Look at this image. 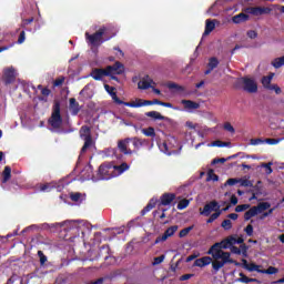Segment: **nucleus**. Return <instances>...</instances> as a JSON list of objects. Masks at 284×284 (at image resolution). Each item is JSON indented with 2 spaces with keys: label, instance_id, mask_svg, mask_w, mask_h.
I'll list each match as a JSON object with an SVG mask.
<instances>
[{
  "label": "nucleus",
  "instance_id": "8",
  "mask_svg": "<svg viewBox=\"0 0 284 284\" xmlns=\"http://www.w3.org/2000/svg\"><path fill=\"white\" fill-rule=\"evenodd\" d=\"M240 82L242 83V90L248 92V94H256L258 92V84L252 78H241Z\"/></svg>",
  "mask_w": 284,
  "mask_h": 284
},
{
  "label": "nucleus",
  "instance_id": "6",
  "mask_svg": "<svg viewBox=\"0 0 284 284\" xmlns=\"http://www.w3.org/2000/svg\"><path fill=\"white\" fill-rule=\"evenodd\" d=\"M246 14H252L253 17H263V14H276L275 4H271L270 7H247L244 9Z\"/></svg>",
  "mask_w": 284,
  "mask_h": 284
},
{
  "label": "nucleus",
  "instance_id": "34",
  "mask_svg": "<svg viewBox=\"0 0 284 284\" xmlns=\"http://www.w3.org/2000/svg\"><path fill=\"white\" fill-rule=\"evenodd\" d=\"M273 68H276V70H278V68H283L284 65V55L281 58H275L272 62Z\"/></svg>",
  "mask_w": 284,
  "mask_h": 284
},
{
  "label": "nucleus",
  "instance_id": "46",
  "mask_svg": "<svg viewBox=\"0 0 284 284\" xmlns=\"http://www.w3.org/2000/svg\"><path fill=\"white\" fill-rule=\"evenodd\" d=\"M240 179L239 178H231V179H229L225 183H224V185H225V187H226V185H230V186H232V185H236V183H240Z\"/></svg>",
  "mask_w": 284,
  "mask_h": 284
},
{
  "label": "nucleus",
  "instance_id": "41",
  "mask_svg": "<svg viewBox=\"0 0 284 284\" xmlns=\"http://www.w3.org/2000/svg\"><path fill=\"white\" fill-rule=\"evenodd\" d=\"M206 181H219V175H216V173H214V170H209L207 172V176H206Z\"/></svg>",
  "mask_w": 284,
  "mask_h": 284
},
{
  "label": "nucleus",
  "instance_id": "47",
  "mask_svg": "<svg viewBox=\"0 0 284 284\" xmlns=\"http://www.w3.org/2000/svg\"><path fill=\"white\" fill-rule=\"evenodd\" d=\"M213 145L215 148H227V145H230V142H223L221 140H216L213 142Z\"/></svg>",
  "mask_w": 284,
  "mask_h": 284
},
{
  "label": "nucleus",
  "instance_id": "21",
  "mask_svg": "<svg viewBox=\"0 0 284 284\" xmlns=\"http://www.w3.org/2000/svg\"><path fill=\"white\" fill-rule=\"evenodd\" d=\"M233 23H245L250 21V14L247 12H241L232 18Z\"/></svg>",
  "mask_w": 284,
  "mask_h": 284
},
{
  "label": "nucleus",
  "instance_id": "32",
  "mask_svg": "<svg viewBox=\"0 0 284 284\" xmlns=\"http://www.w3.org/2000/svg\"><path fill=\"white\" fill-rule=\"evenodd\" d=\"M113 170L114 172H118V174H123V172H128V170H130V165L123 162L121 165H113Z\"/></svg>",
  "mask_w": 284,
  "mask_h": 284
},
{
  "label": "nucleus",
  "instance_id": "11",
  "mask_svg": "<svg viewBox=\"0 0 284 284\" xmlns=\"http://www.w3.org/2000/svg\"><path fill=\"white\" fill-rule=\"evenodd\" d=\"M221 210V205H219V202L211 201L210 203L204 205L203 211L200 212L202 216H210L212 212H219Z\"/></svg>",
  "mask_w": 284,
  "mask_h": 284
},
{
  "label": "nucleus",
  "instance_id": "31",
  "mask_svg": "<svg viewBox=\"0 0 284 284\" xmlns=\"http://www.w3.org/2000/svg\"><path fill=\"white\" fill-rule=\"evenodd\" d=\"M256 209L257 214H261V212H265V210H270L272 207V204L270 202H261L256 206H253Z\"/></svg>",
  "mask_w": 284,
  "mask_h": 284
},
{
  "label": "nucleus",
  "instance_id": "22",
  "mask_svg": "<svg viewBox=\"0 0 284 284\" xmlns=\"http://www.w3.org/2000/svg\"><path fill=\"white\" fill-rule=\"evenodd\" d=\"M181 103L184 105L185 110H199V108H201L199 102H194L192 100H182Z\"/></svg>",
  "mask_w": 284,
  "mask_h": 284
},
{
  "label": "nucleus",
  "instance_id": "56",
  "mask_svg": "<svg viewBox=\"0 0 284 284\" xmlns=\"http://www.w3.org/2000/svg\"><path fill=\"white\" fill-rule=\"evenodd\" d=\"M225 241L229 244V247H233L234 245H236V237H234V236H231V237L226 239Z\"/></svg>",
  "mask_w": 284,
  "mask_h": 284
},
{
  "label": "nucleus",
  "instance_id": "29",
  "mask_svg": "<svg viewBox=\"0 0 284 284\" xmlns=\"http://www.w3.org/2000/svg\"><path fill=\"white\" fill-rule=\"evenodd\" d=\"M154 207H156V201L150 200L146 206L141 211V216H145L146 213L151 212V210H154Z\"/></svg>",
  "mask_w": 284,
  "mask_h": 284
},
{
  "label": "nucleus",
  "instance_id": "62",
  "mask_svg": "<svg viewBox=\"0 0 284 284\" xmlns=\"http://www.w3.org/2000/svg\"><path fill=\"white\" fill-rule=\"evenodd\" d=\"M194 274H184L180 276V281H190V278H193Z\"/></svg>",
  "mask_w": 284,
  "mask_h": 284
},
{
  "label": "nucleus",
  "instance_id": "19",
  "mask_svg": "<svg viewBox=\"0 0 284 284\" xmlns=\"http://www.w3.org/2000/svg\"><path fill=\"white\" fill-rule=\"evenodd\" d=\"M69 109L70 112L73 116H77V114H79V112H81V108L79 106V102H77V99L71 98L69 100Z\"/></svg>",
  "mask_w": 284,
  "mask_h": 284
},
{
  "label": "nucleus",
  "instance_id": "49",
  "mask_svg": "<svg viewBox=\"0 0 284 284\" xmlns=\"http://www.w3.org/2000/svg\"><path fill=\"white\" fill-rule=\"evenodd\" d=\"M221 227L224 230H232V221L231 220H224L221 224Z\"/></svg>",
  "mask_w": 284,
  "mask_h": 284
},
{
  "label": "nucleus",
  "instance_id": "48",
  "mask_svg": "<svg viewBox=\"0 0 284 284\" xmlns=\"http://www.w3.org/2000/svg\"><path fill=\"white\" fill-rule=\"evenodd\" d=\"M250 204H240L235 207V212H245V210H250Z\"/></svg>",
  "mask_w": 284,
  "mask_h": 284
},
{
  "label": "nucleus",
  "instance_id": "33",
  "mask_svg": "<svg viewBox=\"0 0 284 284\" xmlns=\"http://www.w3.org/2000/svg\"><path fill=\"white\" fill-rule=\"evenodd\" d=\"M258 214L256 212V207L252 206L248 211L244 213V221H250V219H253V216H256Z\"/></svg>",
  "mask_w": 284,
  "mask_h": 284
},
{
  "label": "nucleus",
  "instance_id": "5",
  "mask_svg": "<svg viewBox=\"0 0 284 284\" xmlns=\"http://www.w3.org/2000/svg\"><path fill=\"white\" fill-rule=\"evenodd\" d=\"M80 138L84 141V144L80 151V156H83V154H85V152H88V150L94 145V141H92V129H90L88 125H82L80 129Z\"/></svg>",
  "mask_w": 284,
  "mask_h": 284
},
{
  "label": "nucleus",
  "instance_id": "58",
  "mask_svg": "<svg viewBox=\"0 0 284 284\" xmlns=\"http://www.w3.org/2000/svg\"><path fill=\"white\" fill-rule=\"evenodd\" d=\"M26 41V31H21L18 38V43L21 44Z\"/></svg>",
  "mask_w": 284,
  "mask_h": 284
},
{
  "label": "nucleus",
  "instance_id": "28",
  "mask_svg": "<svg viewBox=\"0 0 284 284\" xmlns=\"http://www.w3.org/2000/svg\"><path fill=\"white\" fill-rule=\"evenodd\" d=\"M2 183H8L10 179H12V169L10 166H4V170L2 172Z\"/></svg>",
  "mask_w": 284,
  "mask_h": 284
},
{
  "label": "nucleus",
  "instance_id": "27",
  "mask_svg": "<svg viewBox=\"0 0 284 284\" xmlns=\"http://www.w3.org/2000/svg\"><path fill=\"white\" fill-rule=\"evenodd\" d=\"M69 197L71 199V201H73V203H82V201L85 199V195L79 192H72L70 193Z\"/></svg>",
  "mask_w": 284,
  "mask_h": 284
},
{
  "label": "nucleus",
  "instance_id": "4",
  "mask_svg": "<svg viewBox=\"0 0 284 284\" xmlns=\"http://www.w3.org/2000/svg\"><path fill=\"white\" fill-rule=\"evenodd\" d=\"M103 34H105V29H99L93 34H90L89 32H85V39L89 45L92 48H99L102 43H105V41H110L112 39V36L108 38H103Z\"/></svg>",
  "mask_w": 284,
  "mask_h": 284
},
{
  "label": "nucleus",
  "instance_id": "59",
  "mask_svg": "<svg viewBox=\"0 0 284 284\" xmlns=\"http://www.w3.org/2000/svg\"><path fill=\"white\" fill-rule=\"evenodd\" d=\"M261 143H265V140L262 139H251L252 145H261Z\"/></svg>",
  "mask_w": 284,
  "mask_h": 284
},
{
  "label": "nucleus",
  "instance_id": "38",
  "mask_svg": "<svg viewBox=\"0 0 284 284\" xmlns=\"http://www.w3.org/2000/svg\"><path fill=\"white\" fill-rule=\"evenodd\" d=\"M207 68H210L211 70H216V68H219V59H216L214 57L210 58Z\"/></svg>",
  "mask_w": 284,
  "mask_h": 284
},
{
  "label": "nucleus",
  "instance_id": "17",
  "mask_svg": "<svg viewBox=\"0 0 284 284\" xmlns=\"http://www.w3.org/2000/svg\"><path fill=\"white\" fill-rule=\"evenodd\" d=\"M152 83H154V80L150 78V75H145L139 83L138 88L140 90H150L152 88Z\"/></svg>",
  "mask_w": 284,
  "mask_h": 284
},
{
  "label": "nucleus",
  "instance_id": "15",
  "mask_svg": "<svg viewBox=\"0 0 284 284\" xmlns=\"http://www.w3.org/2000/svg\"><path fill=\"white\" fill-rule=\"evenodd\" d=\"M176 200L175 193H164L160 196V205H170Z\"/></svg>",
  "mask_w": 284,
  "mask_h": 284
},
{
  "label": "nucleus",
  "instance_id": "52",
  "mask_svg": "<svg viewBox=\"0 0 284 284\" xmlns=\"http://www.w3.org/2000/svg\"><path fill=\"white\" fill-rule=\"evenodd\" d=\"M264 143H267L268 145H277V143H281V139H265Z\"/></svg>",
  "mask_w": 284,
  "mask_h": 284
},
{
  "label": "nucleus",
  "instance_id": "14",
  "mask_svg": "<svg viewBox=\"0 0 284 284\" xmlns=\"http://www.w3.org/2000/svg\"><path fill=\"white\" fill-rule=\"evenodd\" d=\"M126 108H143L145 105H153V100L136 99L135 102L124 103Z\"/></svg>",
  "mask_w": 284,
  "mask_h": 284
},
{
  "label": "nucleus",
  "instance_id": "35",
  "mask_svg": "<svg viewBox=\"0 0 284 284\" xmlns=\"http://www.w3.org/2000/svg\"><path fill=\"white\" fill-rule=\"evenodd\" d=\"M168 88H169V90H178L179 92H185V87L179 85L174 82L168 83Z\"/></svg>",
  "mask_w": 284,
  "mask_h": 284
},
{
  "label": "nucleus",
  "instance_id": "1",
  "mask_svg": "<svg viewBox=\"0 0 284 284\" xmlns=\"http://www.w3.org/2000/svg\"><path fill=\"white\" fill-rule=\"evenodd\" d=\"M207 254L212 256L214 261H212V268L214 272H219L221 268L225 267V265L231 264L236 267H241V263L236 262V260H232V254L230 252H225L221 248V244H213Z\"/></svg>",
  "mask_w": 284,
  "mask_h": 284
},
{
  "label": "nucleus",
  "instance_id": "13",
  "mask_svg": "<svg viewBox=\"0 0 284 284\" xmlns=\"http://www.w3.org/2000/svg\"><path fill=\"white\" fill-rule=\"evenodd\" d=\"M104 90H105V92H108V94H110V97L112 98V101L116 105H125V103H129V102H124L121 99H119V97L116 95V88L111 87L109 84H104Z\"/></svg>",
  "mask_w": 284,
  "mask_h": 284
},
{
  "label": "nucleus",
  "instance_id": "44",
  "mask_svg": "<svg viewBox=\"0 0 284 284\" xmlns=\"http://www.w3.org/2000/svg\"><path fill=\"white\" fill-rule=\"evenodd\" d=\"M219 216H221V210L215 211V213L211 214V216L206 220V223H214V221H216Z\"/></svg>",
  "mask_w": 284,
  "mask_h": 284
},
{
  "label": "nucleus",
  "instance_id": "43",
  "mask_svg": "<svg viewBox=\"0 0 284 284\" xmlns=\"http://www.w3.org/2000/svg\"><path fill=\"white\" fill-rule=\"evenodd\" d=\"M190 205V200L183 199L178 203V210H185Z\"/></svg>",
  "mask_w": 284,
  "mask_h": 284
},
{
  "label": "nucleus",
  "instance_id": "54",
  "mask_svg": "<svg viewBox=\"0 0 284 284\" xmlns=\"http://www.w3.org/2000/svg\"><path fill=\"white\" fill-rule=\"evenodd\" d=\"M163 261H165V255H160L158 257H154L153 265H161V263H163Z\"/></svg>",
  "mask_w": 284,
  "mask_h": 284
},
{
  "label": "nucleus",
  "instance_id": "16",
  "mask_svg": "<svg viewBox=\"0 0 284 284\" xmlns=\"http://www.w3.org/2000/svg\"><path fill=\"white\" fill-rule=\"evenodd\" d=\"M90 77H92L94 81H101L103 77H108V72L105 69L95 68L91 71Z\"/></svg>",
  "mask_w": 284,
  "mask_h": 284
},
{
  "label": "nucleus",
  "instance_id": "64",
  "mask_svg": "<svg viewBox=\"0 0 284 284\" xmlns=\"http://www.w3.org/2000/svg\"><path fill=\"white\" fill-rule=\"evenodd\" d=\"M17 278H19V276H17L16 274H13V275L7 281V284H14V282L17 281Z\"/></svg>",
  "mask_w": 284,
  "mask_h": 284
},
{
  "label": "nucleus",
  "instance_id": "12",
  "mask_svg": "<svg viewBox=\"0 0 284 284\" xmlns=\"http://www.w3.org/2000/svg\"><path fill=\"white\" fill-rule=\"evenodd\" d=\"M178 231L179 225L170 226L169 229L165 230V232L162 235L155 239V245L165 242V240L170 239V236H174V234H176Z\"/></svg>",
  "mask_w": 284,
  "mask_h": 284
},
{
  "label": "nucleus",
  "instance_id": "50",
  "mask_svg": "<svg viewBox=\"0 0 284 284\" xmlns=\"http://www.w3.org/2000/svg\"><path fill=\"white\" fill-rule=\"evenodd\" d=\"M224 130H226V132H231V134H234V132H236V130L230 122L224 123Z\"/></svg>",
  "mask_w": 284,
  "mask_h": 284
},
{
  "label": "nucleus",
  "instance_id": "37",
  "mask_svg": "<svg viewBox=\"0 0 284 284\" xmlns=\"http://www.w3.org/2000/svg\"><path fill=\"white\" fill-rule=\"evenodd\" d=\"M256 281H257L256 278H250L243 273H240V278H239L240 283H256Z\"/></svg>",
  "mask_w": 284,
  "mask_h": 284
},
{
  "label": "nucleus",
  "instance_id": "20",
  "mask_svg": "<svg viewBox=\"0 0 284 284\" xmlns=\"http://www.w3.org/2000/svg\"><path fill=\"white\" fill-rule=\"evenodd\" d=\"M242 263H243V267L244 270H247L248 272H263V270H261L260 265L255 264V263H247V260L242 258Z\"/></svg>",
  "mask_w": 284,
  "mask_h": 284
},
{
  "label": "nucleus",
  "instance_id": "39",
  "mask_svg": "<svg viewBox=\"0 0 284 284\" xmlns=\"http://www.w3.org/2000/svg\"><path fill=\"white\" fill-rule=\"evenodd\" d=\"M258 274H278V268L268 266L267 270L258 271Z\"/></svg>",
  "mask_w": 284,
  "mask_h": 284
},
{
  "label": "nucleus",
  "instance_id": "42",
  "mask_svg": "<svg viewBox=\"0 0 284 284\" xmlns=\"http://www.w3.org/2000/svg\"><path fill=\"white\" fill-rule=\"evenodd\" d=\"M240 185L242 187H254V183L247 179H240Z\"/></svg>",
  "mask_w": 284,
  "mask_h": 284
},
{
  "label": "nucleus",
  "instance_id": "36",
  "mask_svg": "<svg viewBox=\"0 0 284 284\" xmlns=\"http://www.w3.org/2000/svg\"><path fill=\"white\" fill-rule=\"evenodd\" d=\"M142 134H144V136H156V132L154 131V128L149 126L146 129H142Z\"/></svg>",
  "mask_w": 284,
  "mask_h": 284
},
{
  "label": "nucleus",
  "instance_id": "26",
  "mask_svg": "<svg viewBox=\"0 0 284 284\" xmlns=\"http://www.w3.org/2000/svg\"><path fill=\"white\" fill-rule=\"evenodd\" d=\"M272 79H274V73H271L270 75H265L262 78V85L263 88H265V90H270L271 87L274 85L272 84Z\"/></svg>",
  "mask_w": 284,
  "mask_h": 284
},
{
  "label": "nucleus",
  "instance_id": "2",
  "mask_svg": "<svg viewBox=\"0 0 284 284\" xmlns=\"http://www.w3.org/2000/svg\"><path fill=\"white\" fill-rule=\"evenodd\" d=\"M145 144V140L140 138H125L118 142V150L125 156H132L133 152H139Z\"/></svg>",
  "mask_w": 284,
  "mask_h": 284
},
{
  "label": "nucleus",
  "instance_id": "45",
  "mask_svg": "<svg viewBox=\"0 0 284 284\" xmlns=\"http://www.w3.org/2000/svg\"><path fill=\"white\" fill-rule=\"evenodd\" d=\"M38 256L40 258V265H45V263H48V256L43 254V251H38Z\"/></svg>",
  "mask_w": 284,
  "mask_h": 284
},
{
  "label": "nucleus",
  "instance_id": "63",
  "mask_svg": "<svg viewBox=\"0 0 284 284\" xmlns=\"http://www.w3.org/2000/svg\"><path fill=\"white\" fill-rule=\"evenodd\" d=\"M276 12H281L282 14H284V6L275 4V14Z\"/></svg>",
  "mask_w": 284,
  "mask_h": 284
},
{
  "label": "nucleus",
  "instance_id": "9",
  "mask_svg": "<svg viewBox=\"0 0 284 284\" xmlns=\"http://www.w3.org/2000/svg\"><path fill=\"white\" fill-rule=\"evenodd\" d=\"M99 175L101 179H104L105 181L110 179H114L116 174L114 173V165L108 163V164H101L99 168Z\"/></svg>",
  "mask_w": 284,
  "mask_h": 284
},
{
  "label": "nucleus",
  "instance_id": "23",
  "mask_svg": "<svg viewBox=\"0 0 284 284\" xmlns=\"http://www.w3.org/2000/svg\"><path fill=\"white\" fill-rule=\"evenodd\" d=\"M215 28H216V20L207 19L205 21V30H204L203 37H207V34H210Z\"/></svg>",
  "mask_w": 284,
  "mask_h": 284
},
{
  "label": "nucleus",
  "instance_id": "51",
  "mask_svg": "<svg viewBox=\"0 0 284 284\" xmlns=\"http://www.w3.org/2000/svg\"><path fill=\"white\" fill-rule=\"evenodd\" d=\"M244 232L246 233L247 236H253V234H254V226L252 224H248L244 229Z\"/></svg>",
  "mask_w": 284,
  "mask_h": 284
},
{
  "label": "nucleus",
  "instance_id": "61",
  "mask_svg": "<svg viewBox=\"0 0 284 284\" xmlns=\"http://www.w3.org/2000/svg\"><path fill=\"white\" fill-rule=\"evenodd\" d=\"M268 90H274L275 94H281L282 92L281 87H278V84H273Z\"/></svg>",
  "mask_w": 284,
  "mask_h": 284
},
{
  "label": "nucleus",
  "instance_id": "30",
  "mask_svg": "<svg viewBox=\"0 0 284 284\" xmlns=\"http://www.w3.org/2000/svg\"><path fill=\"white\" fill-rule=\"evenodd\" d=\"M41 94L38 99L39 101H43V103H48V98L50 97V94H52V91L45 87L44 89H42Z\"/></svg>",
  "mask_w": 284,
  "mask_h": 284
},
{
  "label": "nucleus",
  "instance_id": "10",
  "mask_svg": "<svg viewBox=\"0 0 284 284\" xmlns=\"http://www.w3.org/2000/svg\"><path fill=\"white\" fill-rule=\"evenodd\" d=\"M105 70L106 77H112L116 74H123V72H125V67L123 65V63L116 61L113 65H108Z\"/></svg>",
  "mask_w": 284,
  "mask_h": 284
},
{
  "label": "nucleus",
  "instance_id": "25",
  "mask_svg": "<svg viewBox=\"0 0 284 284\" xmlns=\"http://www.w3.org/2000/svg\"><path fill=\"white\" fill-rule=\"evenodd\" d=\"M100 30H104L103 33V39H108V37H112V39H114V37H116V30H114V28L112 27H101Z\"/></svg>",
  "mask_w": 284,
  "mask_h": 284
},
{
  "label": "nucleus",
  "instance_id": "7",
  "mask_svg": "<svg viewBox=\"0 0 284 284\" xmlns=\"http://www.w3.org/2000/svg\"><path fill=\"white\" fill-rule=\"evenodd\" d=\"M1 81L4 83V85H12V83L17 81V69H14V67L4 68L2 71Z\"/></svg>",
  "mask_w": 284,
  "mask_h": 284
},
{
  "label": "nucleus",
  "instance_id": "60",
  "mask_svg": "<svg viewBox=\"0 0 284 284\" xmlns=\"http://www.w3.org/2000/svg\"><path fill=\"white\" fill-rule=\"evenodd\" d=\"M246 34H247L248 39H256V37H258V33H256L255 30H250V31H247Z\"/></svg>",
  "mask_w": 284,
  "mask_h": 284
},
{
  "label": "nucleus",
  "instance_id": "57",
  "mask_svg": "<svg viewBox=\"0 0 284 284\" xmlns=\"http://www.w3.org/2000/svg\"><path fill=\"white\" fill-rule=\"evenodd\" d=\"M227 159L225 158H217L212 161V165H216L219 163H226Z\"/></svg>",
  "mask_w": 284,
  "mask_h": 284
},
{
  "label": "nucleus",
  "instance_id": "18",
  "mask_svg": "<svg viewBox=\"0 0 284 284\" xmlns=\"http://www.w3.org/2000/svg\"><path fill=\"white\" fill-rule=\"evenodd\" d=\"M211 264H212V257L204 256V257L195 260L193 263V267H205Z\"/></svg>",
  "mask_w": 284,
  "mask_h": 284
},
{
  "label": "nucleus",
  "instance_id": "24",
  "mask_svg": "<svg viewBox=\"0 0 284 284\" xmlns=\"http://www.w3.org/2000/svg\"><path fill=\"white\" fill-rule=\"evenodd\" d=\"M145 116L154 119V121H168V118H165V115H162L159 111L146 112Z\"/></svg>",
  "mask_w": 284,
  "mask_h": 284
},
{
  "label": "nucleus",
  "instance_id": "55",
  "mask_svg": "<svg viewBox=\"0 0 284 284\" xmlns=\"http://www.w3.org/2000/svg\"><path fill=\"white\" fill-rule=\"evenodd\" d=\"M262 168L266 169V174H272V172H273V170H272V162L263 163Z\"/></svg>",
  "mask_w": 284,
  "mask_h": 284
},
{
  "label": "nucleus",
  "instance_id": "40",
  "mask_svg": "<svg viewBox=\"0 0 284 284\" xmlns=\"http://www.w3.org/2000/svg\"><path fill=\"white\" fill-rule=\"evenodd\" d=\"M193 230H194V226H187L181 230L179 233L180 239H185V236H187V234H190V232H192Z\"/></svg>",
  "mask_w": 284,
  "mask_h": 284
},
{
  "label": "nucleus",
  "instance_id": "53",
  "mask_svg": "<svg viewBox=\"0 0 284 284\" xmlns=\"http://www.w3.org/2000/svg\"><path fill=\"white\" fill-rule=\"evenodd\" d=\"M64 81H65V78H63V77L55 79L53 82L54 88H59V87L63 85Z\"/></svg>",
  "mask_w": 284,
  "mask_h": 284
},
{
  "label": "nucleus",
  "instance_id": "3",
  "mask_svg": "<svg viewBox=\"0 0 284 284\" xmlns=\"http://www.w3.org/2000/svg\"><path fill=\"white\" fill-rule=\"evenodd\" d=\"M48 123L53 130H61V125H63V116H61V102H54Z\"/></svg>",
  "mask_w": 284,
  "mask_h": 284
}]
</instances>
